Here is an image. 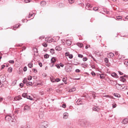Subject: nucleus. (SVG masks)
I'll use <instances>...</instances> for the list:
<instances>
[{"instance_id": "38", "label": "nucleus", "mask_w": 128, "mask_h": 128, "mask_svg": "<svg viewBox=\"0 0 128 128\" xmlns=\"http://www.w3.org/2000/svg\"><path fill=\"white\" fill-rule=\"evenodd\" d=\"M89 56L91 58H92L93 59V60L94 61H96V60L95 59V58H94L93 56L91 54Z\"/></svg>"}, {"instance_id": "5", "label": "nucleus", "mask_w": 128, "mask_h": 128, "mask_svg": "<svg viewBox=\"0 0 128 128\" xmlns=\"http://www.w3.org/2000/svg\"><path fill=\"white\" fill-rule=\"evenodd\" d=\"M114 56V54H113L112 52H110V53H109L108 54L107 56L108 58H112Z\"/></svg>"}, {"instance_id": "64", "label": "nucleus", "mask_w": 128, "mask_h": 128, "mask_svg": "<svg viewBox=\"0 0 128 128\" xmlns=\"http://www.w3.org/2000/svg\"><path fill=\"white\" fill-rule=\"evenodd\" d=\"M42 75L44 77H46V75L45 74H42Z\"/></svg>"}, {"instance_id": "57", "label": "nucleus", "mask_w": 128, "mask_h": 128, "mask_svg": "<svg viewBox=\"0 0 128 128\" xmlns=\"http://www.w3.org/2000/svg\"><path fill=\"white\" fill-rule=\"evenodd\" d=\"M80 70L78 69H76V70L75 71L76 72H80Z\"/></svg>"}, {"instance_id": "3", "label": "nucleus", "mask_w": 128, "mask_h": 128, "mask_svg": "<svg viewBox=\"0 0 128 128\" xmlns=\"http://www.w3.org/2000/svg\"><path fill=\"white\" fill-rule=\"evenodd\" d=\"M92 6L90 4L87 3L86 4V8L88 10H91Z\"/></svg>"}, {"instance_id": "20", "label": "nucleus", "mask_w": 128, "mask_h": 128, "mask_svg": "<svg viewBox=\"0 0 128 128\" xmlns=\"http://www.w3.org/2000/svg\"><path fill=\"white\" fill-rule=\"evenodd\" d=\"M76 89L75 88H72L71 89L69 90L68 91L69 92H73L74 91H75Z\"/></svg>"}, {"instance_id": "10", "label": "nucleus", "mask_w": 128, "mask_h": 128, "mask_svg": "<svg viewBox=\"0 0 128 128\" xmlns=\"http://www.w3.org/2000/svg\"><path fill=\"white\" fill-rule=\"evenodd\" d=\"M66 43L68 46H70L71 44V41L69 40H66Z\"/></svg>"}, {"instance_id": "63", "label": "nucleus", "mask_w": 128, "mask_h": 128, "mask_svg": "<svg viewBox=\"0 0 128 128\" xmlns=\"http://www.w3.org/2000/svg\"><path fill=\"white\" fill-rule=\"evenodd\" d=\"M52 65H51V64H50V65H51L50 66L51 67H53L54 66V63H53V64L52 63Z\"/></svg>"}, {"instance_id": "29", "label": "nucleus", "mask_w": 128, "mask_h": 128, "mask_svg": "<svg viewBox=\"0 0 128 128\" xmlns=\"http://www.w3.org/2000/svg\"><path fill=\"white\" fill-rule=\"evenodd\" d=\"M26 98L28 99H29L31 100H33V98L31 97L30 96H27L26 97Z\"/></svg>"}, {"instance_id": "28", "label": "nucleus", "mask_w": 128, "mask_h": 128, "mask_svg": "<svg viewBox=\"0 0 128 128\" xmlns=\"http://www.w3.org/2000/svg\"><path fill=\"white\" fill-rule=\"evenodd\" d=\"M27 96V94L26 93H24L22 94V96L25 98H26Z\"/></svg>"}, {"instance_id": "58", "label": "nucleus", "mask_w": 128, "mask_h": 128, "mask_svg": "<svg viewBox=\"0 0 128 128\" xmlns=\"http://www.w3.org/2000/svg\"><path fill=\"white\" fill-rule=\"evenodd\" d=\"M38 64L40 67H42V64L41 62H39Z\"/></svg>"}, {"instance_id": "11", "label": "nucleus", "mask_w": 128, "mask_h": 128, "mask_svg": "<svg viewBox=\"0 0 128 128\" xmlns=\"http://www.w3.org/2000/svg\"><path fill=\"white\" fill-rule=\"evenodd\" d=\"M93 109L94 110L98 112L99 110V109L96 106H94L93 108Z\"/></svg>"}, {"instance_id": "17", "label": "nucleus", "mask_w": 128, "mask_h": 128, "mask_svg": "<svg viewBox=\"0 0 128 128\" xmlns=\"http://www.w3.org/2000/svg\"><path fill=\"white\" fill-rule=\"evenodd\" d=\"M33 84L32 82H28L26 83V85L27 86L30 85L32 86V85Z\"/></svg>"}, {"instance_id": "25", "label": "nucleus", "mask_w": 128, "mask_h": 128, "mask_svg": "<svg viewBox=\"0 0 128 128\" xmlns=\"http://www.w3.org/2000/svg\"><path fill=\"white\" fill-rule=\"evenodd\" d=\"M27 79L26 78H24V80L23 81V82L24 84H26L27 82Z\"/></svg>"}, {"instance_id": "16", "label": "nucleus", "mask_w": 128, "mask_h": 128, "mask_svg": "<svg viewBox=\"0 0 128 128\" xmlns=\"http://www.w3.org/2000/svg\"><path fill=\"white\" fill-rule=\"evenodd\" d=\"M33 64L31 62L29 63L28 65V67L30 68H32L33 67Z\"/></svg>"}, {"instance_id": "59", "label": "nucleus", "mask_w": 128, "mask_h": 128, "mask_svg": "<svg viewBox=\"0 0 128 128\" xmlns=\"http://www.w3.org/2000/svg\"><path fill=\"white\" fill-rule=\"evenodd\" d=\"M44 38V37L43 36H40L39 38L40 40H42V39H43Z\"/></svg>"}, {"instance_id": "35", "label": "nucleus", "mask_w": 128, "mask_h": 128, "mask_svg": "<svg viewBox=\"0 0 128 128\" xmlns=\"http://www.w3.org/2000/svg\"><path fill=\"white\" fill-rule=\"evenodd\" d=\"M10 63L13 64L14 63V62L13 60H10L9 61Z\"/></svg>"}, {"instance_id": "33", "label": "nucleus", "mask_w": 128, "mask_h": 128, "mask_svg": "<svg viewBox=\"0 0 128 128\" xmlns=\"http://www.w3.org/2000/svg\"><path fill=\"white\" fill-rule=\"evenodd\" d=\"M124 63L126 66H128V61H125Z\"/></svg>"}, {"instance_id": "14", "label": "nucleus", "mask_w": 128, "mask_h": 128, "mask_svg": "<svg viewBox=\"0 0 128 128\" xmlns=\"http://www.w3.org/2000/svg\"><path fill=\"white\" fill-rule=\"evenodd\" d=\"M30 108V107L27 105L25 106L24 108V110H29Z\"/></svg>"}, {"instance_id": "45", "label": "nucleus", "mask_w": 128, "mask_h": 128, "mask_svg": "<svg viewBox=\"0 0 128 128\" xmlns=\"http://www.w3.org/2000/svg\"><path fill=\"white\" fill-rule=\"evenodd\" d=\"M116 104H112V108H116Z\"/></svg>"}, {"instance_id": "60", "label": "nucleus", "mask_w": 128, "mask_h": 128, "mask_svg": "<svg viewBox=\"0 0 128 128\" xmlns=\"http://www.w3.org/2000/svg\"><path fill=\"white\" fill-rule=\"evenodd\" d=\"M60 65L62 67H63V66H64V64L61 63H60Z\"/></svg>"}, {"instance_id": "56", "label": "nucleus", "mask_w": 128, "mask_h": 128, "mask_svg": "<svg viewBox=\"0 0 128 128\" xmlns=\"http://www.w3.org/2000/svg\"><path fill=\"white\" fill-rule=\"evenodd\" d=\"M32 77L31 76H30V77H28V80H32Z\"/></svg>"}, {"instance_id": "15", "label": "nucleus", "mask_w": 128, "mask_h": 128, "mask_svg": "<svg viewBox=\"0 0 128 128\" xmlns=\"http://www.w3.org/2000/svg\"><path fill=\"white\" fill-rule=\"evenodd\" d=\"M126 80V79L124 78L123 76H121L120 77V81L124 82Z\"/></svg>"}, {"instance_id": "48", "label": "nucleus", "mask_w": 128, "mask_h": 128, "mask_svg": "<svg viewBox=\"0 0 128 128\" xmlns=\"http://www.w3.org/2000/svg\"><path fill=\"white\" fill-rule=\"evenodd\" d=\"M62 107L64 108H65L66 107V105L65 104H63L62 105Z\"/></svg>"}, {"instance_id": "27", "label": "nucleus", "mask_w": 128, "mask_h": 128, "mask_svg": "<svg viewBox=\"0 0 128 128\" xmlns=\"http://www.w3.org/2000/svg\"><path fill=\"white\" fill-rule=\"evenodd\" d=\"M100 78L102 79H103L104 78V75L103 74H100Z\"/></svg>"}, {"instance_id": "2", "label": "nucleus", "mask_w": 128, "mask_h": 128, "mask_svg": "<svg viewBox=\"0 0 128 128\" xmlns=\"http://www.w3.org/2000/svg\"><path fill=\"white\" fill-rule=\"evenodd\" d=\"M48 123L47 121H45L41 122L40 124L42 125V126H43L44 127H45V128H46L48 126Z\"/></svg>"}, {"instance_id": "49", "label": "nucleus", "mask_w": 128, "mask_h": 128, "mask_svg": "<svg viewBox=\"0 0 128 128\" xmlns=\"http://www.w3.org/2000/svg\"><path fill=\"white\" fill-rule=\"evenodd\" d=\"M33 72H34L36 73L37 72V70L35 68L33 69Z\"/></svg>"}, {"instance_id": "4", "label": "nucleus", "mask_w": 128, "mask_h": 128, "mask_svg": "<svg viewBox=\"0 0 128 128\" xmlns=\"http://www.w3.org/2000/svg\"><path fill=\"white\" fill-rule=\"evenodd\" d=\"M56 60L55 57H53L51 59V63L50 64H52V63H54L56 62Z\"/></svg>"}, {"instance_id": "46", "label": "nucleus", "mask_w": 128, "mask_h": 128, "mask_svg": "<svg viewBox=\"0 0 128 128\" xmlns=\"http://www.w3.org/2000/svg\"><path fill=\"white\" fill-rule=\"evenodd\" d=\"M55 50L57 51H59L60 50V49H59V48L58 47L56 46L55 48Z\"/></svg>"}, {"instance_id": "22", "label": "nucleus", "mask_w": 128, "mask_h": 128, "mask_svg": "<svg viewBox=\"0 0 128 128\" xmlns=\"http://www.w3.org/2000/svg\"><path fill=\"white\" fill-rule=\"evenodd\" d=\"M33 50L34 52H36V53L34 54H36V55H37L38 54V51L37 50V49L36 48H33Z\"/></svg>"}, {"instance_id": "26", "label": "nucleus", "mask_w": 128, "mask_h": 128, "mask_svg": "<svg viewBox=\"0 0 128 128\" xmlns=\"http://www.w3.org/2000/svg\"><path fill=\"white\" fill-rule=\"evenodd\" d=\"M66 78H63L62 79V81L64 82V83L66 84L67 83V82H66Z\"/></svg>"}, {"instance_id": "41", "label": "nucleus", "mask_w": 128, "mask_h": 128, "mask_svg": "<svg viewBox=\"0 0 128 128\" xmlns=\"http://www.w3.org/2000/svg\"><path fill=\"white\" fill-rule=\"evenodd\" d=\"M78 57L81 58H82L83 56L82 55L80 54H78Z\"/></svg>"}, {"instance_id": "54", "label": "nucleus", "mask_w": 128, "mask_h": 128, "mask_svg": "<svg viewBox=\"0 0 128 128\" xmlns=\"http://www.w3.org/2000/svg\"><path fill=\"white\" fill-rule=\"evenodd\" d=\"M55 66H56L57 67V68H60V66H59V64H56L55 65Z\"/></svg>"}, {"instance_id": "31", "label": "nucleus", "mask_w": 128, "mask_h": 128, "mask_svg": "<svg viewBox=\"0 0 128 128\" xmlns=\"http://www.w3.org/2000/svg\"><path fill=\"white\" fill-rule=\"evenodd\" d=\"M44 57L45 58H47L49 57V56L48 54H46L44 55Z\"/></svg>"}, {"instance_id": "47", "label": "nucleus", "mask_w": 128, "mask_h": 128, "mask_svg": "<svg viewBox=\"0 0 128 128\" xmlns=\"http://www.w3.org/2000/svg\"><path fill=\"white\" fill-rule=\"evenodd\" d=\"M98 8L97 7H94L93 8V9L94 10L96 11L98 10Z\"/></svg>"}, {"instance_id": "32", "label": "nucleus", "mask_w": 128, "mask_h": 128, "mask_svg": "<svg viewBox=\"0 0 128 128\" xmlns=\"http://www.w3.org/2000/svg\"><path fill=\"white\" fill-rule=\"evenodd\" d=\"M54 50L53 49H51L50 50V52L52 54H54Z\"/></svg>"}, {"instance_id": "52", "label": "nucleus", "mask_w": 128, "mask_h": 128, "mask_svg": "<svg viewBox=\"0 0 128 128\" xmlns=\"http://www.w3.org/2000/svg\"><path fill=\"white\" fill-rule=\"evenodd\" d=\"M20 87L22 88L23 86V84L22 83H21L20 84Z\"/></svg>"}, {"instance_id": "44", "label": "nucleus", "mask_w": 128, "mask_h": 128, "mask_svg": "<svg viewBox=\"0 0 128 128\" xmlns=\"http://www.w3.org/2000/svg\"><path fill=\"white\" fill-rule=\"evenodd\" d=\"M27 70V68L26 66H25L24 67L23 70L24 72H26Z\"/></svg>"}, {"instance_id": "24", "label": "nucleus", "mask_w": 128, "mask_h": 128, "mask_svg": "<svg viewBox=\"0 0 128 128\" xmlns=\"http://www.w3.org/2000/svg\"><path fill=\"white\" fill-rule=\"evenodd\" d=\"M77 45L80 48H81L83 44H82L78 43H77Z\"/></svg>"}, {"instance_id": "37", "label": "nucleus", "mask_w": 128, "mask_h": 128, "mask_svg": "<svg viewBox=\"0 0 128 128\" xmlns=\"http://www.w3.org/2000/svg\"><path fill=\"white\" fill-rule=\"evenodd\" d=\"M82 60L84 61H85L87 60L88 58L86 57H84L83 58Z\"/></svg>"}, {"instance_id": "39", "label": "nucleus", "mask_w": 128, "mask_h": 128, "mask_svg": "<svg viewBox=\"0 0 128 128\" xmlns=\"http://www.w3.org/2000/svg\"><path fill=\"white\" fill-rule=\"evenodd\" d=\"M65 55L66 56H68L70 54L69 52H66L65 53Z\"/></svg>"}, {"instance_id": "1", "label": "nucleus", "mask_w": 128, "mask_h": 128, "mask_svg": "<svg viewBox=\"0 0 128 128\" xmlns=\"http://www.w3.org/2000/svg\"><path fill=\"white\" fill-rule=\"evenodd\" d=\"M79 124L82 126H87L90 125V123L86 120H80L79 122Z\"/></svg>"}, {"instance_id": "62", "label": "nucleus", "mask_w": 128, "mask_h": 128, "mask_svg": "<svg viewBox=\"0 0 128 128\" xmlns=\"http://www.w3.org/2000/svg\"><path fill=\"white\" fill-rule=\"evenodd\" d=\"M104 96L107 97V98H110V96L108 95H106Z\"/></svg>"}, {"instance_id": "53", "label": "nucleus", "mask_w": 128, "mask_h": 128, "mask_svg": "<svg viewBox=\"0 0 128 128\" xmlns=\"http://www.w3.org/2000/svg\"><path fill=\"white\" fill-rule=\"evenodd\" d=\"M5 66H6V65H2L1 66V69L2 70V69H3Z\"/></svg>"}, {"instance_id": "34", "label": "nucleus", "mask_w": 128, "mask_h": 128, "mask_svg": "<svg viewBox=\"0 0 128 128\" xmlns=\"http://www.w3.org/2000/svg\"><path fill=\"white\" fill-rule=\"evenodd\" d=\"M104 61L106 63H107L108 62V60L107 58H106L104 59Z\"/></svg>"}, {"instance_id": "9", "label": "nucleus", "mask_w": 128, "mask_h": 128, "mask_svg": "<svg viewBox=\"0 0 128 128\" xmlns=\"http://www.w3.org/2000/svg\"><path fill=\"white\" fill-rule=\"evenodd\" d=\"M111 75L112 77H116V78H118L117 74L115 72H113L111 74Z\"/></svg>"}, {"instance_id": "30", "label": "nucleus", "mask_w": 128, "mask_h": 128, "mask_svg": "<svg viewBox=\"0 0 128 128\" xmlns=\"http://www.w3.org/2000/svg\"><path fill=\"white\" fill-rule=\"evenodd\" d=\"M12 68H9L8 69V71L10 72H12Z\"/></svg>"}, {"instance_id": "51", "label": "nucleus", "mask_w": 128, "mask_h": 128, "mask_svg": "<svg viewBox=\"0 0 128 128\" xmlns=\"http://www.w3.org/2000/svg\"><path fill=\"white\" fill-rule=\"evenodd\" d=\"M91 74L93 76H95V75L96 74H95V73H94V72H91Z\"/></svg>"}, {"instance_id": "6", "label": "nucleus", "mask_w": 128, "mask_h": 128, "mask_svg": "<svg viewBox=\"0 0 128 128\" xmlns=\"http://www.w3.org/2000/svg\"><path fill=\"white\" fill-rule=\"evenodd\" d=\"M22 99L21 96H17L16 97L14 98V100H18Z\"/></svg>"}, {"instance_id": "7", "label": "nucleus", "mask_w": 128, "mask_h": 128, "mask_svg": "<svg viewBox=\"0 0 128 128\" xmlns=\"http://www.w3.org/2000/svg\"><path fill=\"white\" fill-rule=\"evenodd\" d=\"M64 119H66L68 118V114L67 112H65L64 114Z\"/></svg>"}, {"instance_id": "19", "label": "nucleus", "mask_w": 128, "mask_h": 128, "mask_svg": "<svg viewBox=\"0 0 128 128\" xmlns=\"http://www.w3.org/2000/svg\"><path fill=\"white\" fill-rule=\"evenodd\" d=\"M52 82H58L60 81V79L59 78H56V79L52 81L51 80Z\"/></svg>"}, {"instance_id": "61", "label": "nucleus", "mask_w": 128, "mask_h": 128, "mask_svg": "<svg viewBox=\"0 0 128 128\" xmlns=\"http://www.w3.org/2000/svg\"><path fill=\"white\" fill-rule=\"evenodd\" d=\"M118 72L120 75H122L123 74V73L120 71H119Z\"/></svg>"}, {"instance_id": "36", "label": "nucleus", "mask_w": 128, "mask_h": 128, "mask_svg": "<svg viewBox=\"0 0 128 128\" xmlns=\"http://www.w3.org/2000/svg\"><path fill=\"white\" fill-rule=\"evenodd\" d=\"M42 46H44V47H46L48 45H47V44L45 42H44V43H43V44H42Z\"/></svg>"}, {"instance_id": "13", "label": "nucleus", "mask_w": 128, "mask_h": 128, "mask_svg": "<svg viewBox=\"0 0 128 128\" xmlns=\"http://www.w3.org/2000/svg\"><path fill=\"white\" fill-rule=\"evenodd\" d=\"M81 65L84 68L87 67V66L88 65L87 64L85 63H84V64H81Z\"/></svg>"}, {"instance_id": "50", "label": "nucleus", "mask_w": 128, "mask_h": 128, "mask_svg": "<svg viewBox=\"0 0 128 128\" xmlns=\"http://www.w3.org/2000/svg\"><path fill=\"white\" fill-rule=\"evenodd\" d=\"M34 14H29L28 17L29 18H30L31 16H32Z\"/></svg>"}, {"instance_id": "42", "label": "nucleus", "mask_w": 128, "mask_h": 128, "mask_svg": "<svg viewBox=\"0 0 128 128\" xmlns=\"http://www.w3.org/2000/svg\"><path fill=\"white\" fill-rule=\"evenodd\" d=\"M68 1L70 4H72L74 2V0H68Z\"/></svg>"}, {"instance_id": "21", "label": "nucleus", "mask_w": 128, "mask_h": 128, "mask_svg": "<svg viewBox=\"0 0 128 128\" xmlns=\"http://www.w3.org/2000/svg\"><path fill=\"white\" fill-rule=\"evenodd\" d=\"M17 80H15L12 82V86H14L16 84L17 82Z\"/></svg>"}, {"instance_id": "23", "label": "nucleus", "mask_w": 128, "mask_h": 128, "mask_svg": "<svg viewBox=\"0 0 128 128\" xmlns=\"http://www.w3.org/2000/svg\"><path fill=\"white\" fill-rule=\"evenodd\" d=\"M121 122L123 124H126L128 123V120H122Z\"/></svg>"}, {"instance_id": "18", "label": "nucleus", "mask_w": 128, "mask_h": 128, "mask_svg": "<svg viewBox=\"0 0 128 128\" xmlns=\"http://www.w3.org/2000/svg\"><path fill=\"white\" fill-rule=\"evenodd\" d=\"M116 19L118 20H121V19H122V16H116Z\"/></svg>"}, {"instance_id": "43", "label": "nucleus", "mask_w": 128, "mask_h": 128, "mask_svg": "<svg viewBox=\"0 0 128 128\" xmlns=\"http://www.w3.org/2000/svg\"><path fill=\"white\" fill-rule=\"evenodd\" d=\"M32 0H24V1L25 2L28 3L30 2Z\"/></svg>"}, {"instance_id": "55", "label": "nucleus", "mask_w": 128, "mask_h": 128, "mask_svg": "<svg viewBox=\"0 0 128 128\" xmlns=\"http://www.w3.org/2000/svg\"><path fill=\"white\" fill-rule=\"evenodd\" d=\"M39 128H46L45 127H44V126H42L40 124Z\"/></svg>"}, {"instance_id": "40", "label": "nucleus", "mask_w": 128, "mask_h": 128, "mask_svg": "<svg viewBox=\"0 0 128 128\" xmlns=\"http://www.w3.org/2000/svg\"><path fill=\"white\" fill-rule=\"evenodd\" d=\"M69 58L70 59H72L73 58V55L72 54H70L68 56Z\"/></svg>"}, {"instance_id": "12", "label": "nucleus", "mask_w": 128, "mask_h": 128, "mask_svg": "<svg viewBox=\"0 0 128 128\" xmlns=\"http://www.w3.org/2000/svg\"><path fill=\"white\" fill-rule=\"evenodd\" d=\"M5 120H11V117L9 116H7L5 118Z\"/></svg>"}, {"instance_id": "8", "label": "nucleus", "mask_w": 128, "mask_h": 128, "mask_svg": "<svg viewBox=\"0 0 128 128\" xmlns=\"http://www.w3.org/2000/svg\"><path fill=\"white\" fill-rule=\"evenodd\" d=\"M46 2L44 1H41L40 2V4L42 6H44L46 5Z\"/></svg>"}]
</instances>
